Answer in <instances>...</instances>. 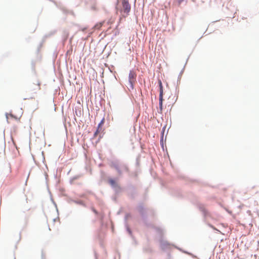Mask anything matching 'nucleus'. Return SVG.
Wrapping results in <instances>:
<instances>
[{"label": "nucleus", "mask_w": 259, "mask_h": 259, "mask_svg": "<svg viewBox=\"0 0 259 259\" xmlns=\"http://www.w3.org/2000/svg\"><path fill=\"white\" fill-rule=\"evenodd\" d=\"M136 74L134 71H131L129 73L128 82L130 84V88L131 89H134V85L136 82Z\"/></svg>", "instance_id": "obj_1"}, {"label": "nucleus", "mask_w": 259, "mask_h": 259, "mask_svg": "<svg viewBox=\"0 0 259 259\" xmlns=\"http://www.w3.org/2000/svg\"><path fill=\"white\" fill-rule=\"evenodd\" d=\"M122 6L124 12L128 14L131 10V6L128 0H122Z\"/></svg>", "instance_id": "obj_2"}, {"label": "nucleus", "mask_w": 259, "mask_h": 259, "mask_svg": "<svg viewBox=\"0 0 259 259\" xmlns=\"http://www.w3.org/2000/svg\"><path fill=\"white\" fill-rule=\"evenodd\" d=\"M112 167L116 169L119 174H121L122 170L125 169L127 170V167L124 165H120L118 163H113L112 165Z\"/></svg>", "instance_id": "obj_3"}, {"label": "nucleus", "mask_w": 259, "mask_h": 259, "mask_svg": "<svg viewBox=\"0 0 259 259\" xmlns=\"http://www.w3.org/2000/svg\"><path fill=\"white\" fill-rule=\"evenodd\" d=\"M158 84L159 86V96H163V87L160 80H158Z\"/></svg>", "instance_id": "obj_4"}, {"label": "nucleus", "mask_w": 259, "mask_h": 259, "mask_svg": "<svg viewBox=\"0 0 259 259\" xmlns=\"http://www.w3.org/2000/svg\"><path fill=\"white\" fill-rule=\"evenodd\" d=\"M163 96H159V109L160 111L162 110Z\"/></svg>", "instance_id": "obj_5"}, {"label": "nucleus", "mask_w": 259, "mask_h": 259, "mask_svg": "<svg viewBox=\"0 0 259 259\" xmlns=\"http://www.w3.org/2000/svg\"><path fill=\"white\" fill-rule=\"evenodd\" d=\"M103 23L104 22H100L99 23L96 24L94 26L95 29H100L101 27L102 26Z\"/></svg>", "instance_id": "obj_6"}, {"label": "nucleus", "mask_w": 259, "mask_h": 259, "mask_svg": "<svg viewBox=\"0 0 259 259\" xmlns=\"http://www.w3.org/2000/svg\"><path fill=\"white\" fill-rule=\"evenodd\" d=\"M103 123V119L101 121V122L98 125V129L97 130V131L95 133V136H96L98 133L99 132V129L101 127V126L102 125V124Z\"/></svg>", "instance_id": "obj_7"}, {"label": "nucleus", "mask_w": 259, "mask_h": 259, "mask_svg": "<svg viewBox=\"0 0 259 259\" xmlns=\"http://www.w3.org/2000/svg\"><path fill=\"white\" fill-rule=\"evenodd\" d=\"M34 85L36 86V88L34 89V90H35L36 91H38L40 90V83L39 82H37V83L34 84Z\"/></svg>", "instance_id": "obj_8"}, {"label": "nucleus", "mask_w": 259, "mask_h": 259, "mask_svg": "<svg viewBox=\"0 0 259 259\" xmlns=\"http://www.w3.org/2000/svg\"><path fill=\"white\" fill-rule=\"evenodd\" d=\"M109 183L111 185H114L115 184V181L113 180V179H111L109 180Z\"/></svg>", "instance_id": "obj_9"}]
</instances>
